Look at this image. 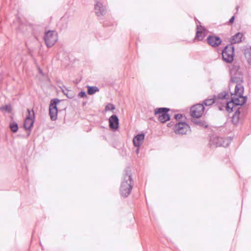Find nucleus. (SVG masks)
I'll list each match as a JSON object with an SVG mask.
<instances>
[{
    "label": "nucleus",
    "instance_id": "nucleus-23",
    "mask_svg": "<svg viewBox=\"0 0 251 251\" xmlns=\"http://www.w3.org/2000/svg\"><path fill=\"white\" fill-rule=\"evenodd\" d=\"M10 128L13 132H16L18 130V126L16 122H12L10 124Z\"/></svg>",
    "mask_w": 251,
    "mask_h": 251
},
{
    "label": "nucleus",
    "instance_id": "nucleus-3",
    "mask_svg": "<svg viewBox=\"0 0 251 251\" xmlns=\"http://www.w3.org/2000/svg\"><path fill=\"white\" fill-rule=\"evenodd\" d=\"M222 58L226 63H231L234 56V48L232 45H227L223 49L222 53Z\"/></svg>",
    "mask_w": 251,
    "mask_h": 251
},
{
    "label": "nucleus",
    "instance_id": "nucleus-13",
    "mask_svg": "<svg viewBox=\"0 0 251 251\" xmlns=\"http://www.w3.org/2000/svg\"><path fill=\"white\" fill-rule=\"evenodd\" d=\"M95 13L98 16L103 15L106 14V7L100 2H97L95 6Z\"/></svg>",
    "mask_w": 251,
    "mask_h": 251
},
{
    "label": "nucleus",
    "instance_id": "nucleus-24",
    "mask_svg": "<svg viewBox=\"0 0 251 251\" xmlns=\"http://www.w3.org/2000/svg\"><path fill=\"white\" fill-rule=\"evenodd\" d=\"M27 111L28 112V114L26 117H29V118H30L31 119L34 120L35 114H34V112L33 110L32 109L30 110V109H27Z\"/></svg>",
    "mask_w": 251,
    "mask_h": 251
},
{
    "label": "nucleus",
    "instance_id": "nucleus-31",
    "mask_svg": "<svg viewBox=\"0 0 251 251\" xmlns=\"http://www.w3.org/2000/svg\"><path fill=\"white\" fill-rule=\"evenodd\" d=\"M60 20L61 21H64L65 20V19H63V17H62L61 19H60Z\"/></svg>",
    "mask_w": 251,
    "mask_h": 251
},
{
    "label": "nucleus",
    "instance_id": "nucleus-27",
    "mask_svg": "<svg viewBox=\"0 0 251 251\" xmlns=\"http://www.w3.org/2000/svg\"><path fill=\"white\" fill-rule=\"evenodd\" d=\"M193 122L194 123H195L196 124H197L198 125H199L201 126H204V124L203 123V122H202L200 120L194 119L193 120Z\"/></svg>",
    "mask_w": 251,
    "mask_h": 251
},
{
    "label": "nucleus",
    "instance_id": "nucleus-5",
    "mask_svg": "<svg viewBox=\"0 0 251 251\" xmlns=\"http://www.w3.org/2000/svg\"><path fill=\"white\" fill-rule=\"evenodd\" d=\"M170 109L166 107L157 108L154 110V115H158V120L164 123L170 120V116L168 114Z\"/></svg>",
    "mask_w": 251,
    "mask_h": 251
},
{
    "label": "nucleus",
    "instance_id": "nucleus-1",
    "mask_svg": "<svg viewBox=\"0 0 251 251\" xmlns=\"http://www.w3.org/2000/svg\"><path fill=\"white\" fill-rule=\"evenodd\" d=\"M244 90V87L242 84H236L234 93L231 94L230 100L226 101V110L227 112H231L233 111V108L235 109L236 106H242L246 102V97L243 96Z\"/></svg>",
    "mask_w": 251,
    "mask_h": 251
},
{
    "label": "nucleus",
    "instance_id": "nucleus-8",
    "mask_svg": "<svg viewBox=\"0 0 251 251\" xmlns=\"http://www.w3.org/2000/svg\"><path fill=\"white\" fill-rule=\"evenodd\" d=\"M204 107L203 104H197L193 106L190 109L191 115L193 118H199L203 113Z\"/></svg>",
    "mask_w": 251,
    "mask_h": 251
},
{
    "label": "nucleus",
    "instance_id": "nucleus-22",
    "mask_svg": "<svg viewBox=\"0 0 251 251\" xmlns=\"http://www.w3.org/2000/svg\"><path fill=\"white\" fill-rule=\"evenodd\" d=\"M229 95L228 93L223 92L219 94L217 96V98L219 100H225L228 99Z\"/></svg>",
    "mask_w": 251,
    "mask_h": 251
},
{
    "label": "nucleus",
    "instance_id": "nucleus-28",
    "mask_svg": "<svg viewBox=\"0 0 251 251\" xmlns=\"http://www.w3.org/2000/svg\"><path fill=\"white\" fill-rule=\"evenodd\" d=\"M78 96L80 98L87 97L85 92L83 91L80 92L78 94Z\"/></svg>",
    "mask_w": 251,
    "mask_h": 251
},
{
    "label": "nucleus",
    "instance_id": "nucleus-33",
    "mask_svg": "<svg viewBox=\"0 0 251 251\" xmlns=\"http://www.w3.org/2000/svg\"><path fill=\"white\" fill-rule=\"evenodd\" d=\"M249 64L251 65V63H250Z\"/></svg>",
    "mask_w": 251,
    "mask_h": 251
},
{
    "label": "nucleus",
    "instance_id": "nucleus-15",
    "mask_svg": "<svg viewBox=\"0 0 251 251\" xmlns=\"http://www.w3.org/2000/svg\"><path fill=\"white\" fill-rule=\"evenodd\" d=\"M231 83L236 84H242L243 82V78L242 75L239 74H235L231 76Z\"/></svg>",
    "mask_w": 251,
    "mask_h": 251
},
{
    "label": "nucleus",
    "instance_id": "nucleus-14",
    "mask_svg": "<svg viewBox=\"0 0 251 251\" xmlns=\"http://www.w3.org/2000/svg\"><path fill=\"white\" fill-rule=\"evenodd\" d=\"M211 141L216 147H226L227 145V144H225V140L223 137H213L211 139Z\"/></svg>",
    "mask_w": 251,
    "mask_h": 251
},
{
    "label": "nucleus",
    "instance_id": "nucleus-20",
    "mask_svg": "<svg viewBox=\"0 0 251 251\" xmlns=\"http://www.w3.org/2000/svg\"><path fill=\"white\" fill-rule=\"evenodd\" d=\"M87 93L90 95H93L95 93L99 91V89L96 86H87Z\"/></svg>",
    "mask_w": 251,
    "mask_h": 251
},
{
    "label": "nucleus",
    "instance_id": "nucleus-11",
    "mask_svg": "<svg viewBox=\"0 0 251 251\" xmlns=\"http://www.w3.org/2000/svg\"><path fill=\"white\" fill-rule=\"evenodd\" d=\"M109 127L110 128L116 130L119 127V119L116 115H112L109 119Z\"/></svg>",
    "mask_w": 251,
    "mask_h": 251
},
{
    "label": "nucleus",
    "instance_id": "nucleus-6",
    "mask_svg": "<svg viewBox=\"0 0 251 251\" xmlns=\"http://www.w3.org/2000/svg\"><path fill=\"white\" fill-rule=\"evenodd\" d=\"M61 101L58 99L51 100L49 106V115L52 121H55L57 118L58 110L57 107V104Z\"/></svg>",
    "mask_w": 251,
    "mask_h": 251
},
{
    "label": "nucleus",
    "instance_id": "nucleus-16",
    "mask_svg": "<svg viewBox=\"0 0 251 251\" xmlns=\"http://www.w3.org/2000/svg\"><path fill=\"white\" fill-rule=\"evenodd\" d=\"M243 37V34L241 32H238L235 35L233 36L230 40V45L234 44L239 43L242 41V39Z\"/></svg>",
    "mask_w": 251,
    "mask_h": 251
},
{
    "label": "nucleus",
    "instance_id": "nucleus-4",
    "mask_svg": "<svg viewBox=\"0 0 251 251\" xmlns=\"http://www.w3.org/2000/svg\"><path fill=\"white\" fill-rule=\"evenodd\" d=\"M44 41L48 48H51L58 40V34L55 31L49 30L45 32Z\"/></svg>",
    "mask_w": 251,
    "mask_h": 251
},
{
    "label": "nucleus",
    "instance_id": "nucleus-30",
    "mask_svg": "<svg viewBox=\"0 0 251 251\" xmlns=\"http://www.w3.org/2000/svg\"><path fill=\"white\" fill-rule=\"evenodd\" d=\"M234 19H235V17H231L230 19L229 20V23L230 24H232L234 21Z\"/></svg>",
    "mask_w": 251,
    "mask_h": 251
},
{
    "label": "nucleus",
    "instance_id": "nucleus-32",
    "mask_svg": "<svg viewBox=\"0 0 251 251\" xmlns=\"http://www.w3.org/2000/svg\"><path fill=\"white\" fill-rule=\"evenodd\" d=\"M138 152H139V148H138L137 149V150H136V152H137V153H138Z\"/></svg>",
    "mask_w": 251,
    "mask_h": 251
},
{
    "label": "nucleus",
    "instance_id": "nucleus-17",
    "mask_svg": "<svg viewBox=\"0 0 251 251\" xmlns=\"http://www.w3.org/2000/svg\"><path fill=\"white\" fill-rule=\"evenodd\" d=\"M34 120L31 119L29 117H26L24 122V126L26 130H31L33 124Z\"/></svg>",
    "mask_w": 251,
    "mask_h": 251
},
{
    "label": "nucleus",
    "instance_id": "nucleus-18",
    "mask_svg": "<svg viewBox=\"0 0 251 251\" xmlns=\"http://www.w3.org/2000/svg\"><path fill=\"white\" fill-rule=\"evenodd\" d=\"M240 108L241 107H239L237 109H235V112L232 117V122L235 125H237L239 122Z\"/></svg>",
    "mask_w": 251,
    "mask_h": 251
},
{
    "label": "nucleus",
    "instance_id": "nucleus-19",
    "mask_svg": "<svg viewBox=\"0 0 251 251\" xmlns=\"http://www.w3.org/2000/svg\"><path fill=\"white\" fill-rule=\"evenodd\" d=\"M244 55L249 64L251 63V47L244 50Z\"/></svg>",
    "mask_w": 251,
    "mask_h": 251
},
{
    "label": "nucleus",
    "instance_id": "nucleus-10",
    "mask_svg": "<svg viewBox=\"0 0 251 251\" xmlns=\"http://www.w3.org/2000/svg\"><path fill=\"white\" fill-rule=\"evenodd\" d=\"M207 42L212 47H217L221 44L222 40L218 36L209 35L207 38Z\"/></svg>",
    "mask_w": 251,
    "mask_h": 251
},
{
    "label": "nucleus",
    "instance_id": "nucleus-29",
    "mask_svg": "<svg viewBox=\"0 0 251 251\" xmlns=\"http://www.w3.org/2000/svg\"><path fill=\"white\" fill-rule=\"evenodd\" d=\"M175 118L176 120H180L182 118V115L181 114H177L175 115Z\"/></svg>",
    "mask_w": 251,
    "mask_h": 251
},
{
    "label": "nucleus",
    "instance_id": "nucleus-2",
    "mask_svg": "<svg viewBox=\"0 0 251 251\" xmlns=\"http://www.w3.org/2000/svg\"><path fill=\"white\" fill-rule=\"evenodd\" d=\"M132 179L129 167L125 169L123 180L121 182L120 192L121 196L126 198L130 193L132 189Z\"/></svg>",
    "mask_w": 251,
    "mask_h": 251
},
{
    "label": "nucleus",
    "instance_id": "nucleus-12",
    "mask_svg": "<svg viewBox=\"0 0 251 251\" xmlns=\"http://www.w3.org/2000/svg\"><path fill=\"white\" fill-rule=\"evenodd\" d=\"M145 138V134L143 133L138 134L133 139V143L134 146L139 148L142 144Z\"/></svg>",
    "mask_w": 251,
    "mask_h": 251
},
{
    "label": "nucleus",
    "instance_id": "nucleus-7",
    "mask_svg": "<svg viewBox=\"0 0 251 251\" xmlns=\"http://www.w3.org/2000/svg\"><path fill=\"white\" fill-rule=\"evenodd\" d=\"M196 22L197 25V31L194 41L195 42L201 41L203 40L206 35L207 31L203 26L201 25V23L199 21H197Z\"/></svg>",
    "mask_w": 251,
    "mask_h": 251
},
{
    "label": "nucleus",
    "instance_id": "nucleus-26",
    "mask_svg": "<svg viewBox=\"0 0 251 251\" xmlns=\"http://www.w3.org/2000/svg\"><path fill=\"white\" fill-rule=\"evenodd\" d=\"M115 109V107L114 105L111 103H108L105 107V110L106 111H109V110H113Z\"/></svg>",
    "mask_w": 251,
    "mask_h": 251
},
{
    "label": "nucleus",
    "instance_id": "nucleus-21",
    "mask_svg": "<svg viewBox=\"0 0 251 251\" xmlns=\"http://www.w3.org/2000/svg\"><path fill=\"white\" fill-rule=\"evenodd\" d=\"M216 97L214 96V98H211V99H207L205 100L203 103L201 104H203V106H210L212 105L214 103L216 102Z\"/></svg>",
    "mask_w": 251,
    "mask_h": 251
},
{
    "label": "nucleus",
    "instance_id": "nucleus-25",
    "mask_svg": "<svg viewBox=\"0 0 251 251\" xmlns=\"http://www.w3.org/2000/svg\"><path fill=\"white\" fill-rule=\"evenodd\" d=\"M0 109L2 111H5L8 113L11 112L12 111V108L10 105H6L5 106H2L0 108Z\"/></svg>",
    "mask_w": 251,
    "mask_h": 251
},
{
    "label": "nucleus",
    "instance_id": "nucleus-9",
    "mask_svg": "<svg viewBox=\"0 0 251 251\" xmlns=\"http://www.w3.org/2000/svg\"><path fill=\"white\" fill-rule=\"evenodd\" d=\"M190 128L189 126L185 122H179L176 124L174 130L176 134H185Z\"/></svg>",
    "mask_w": 251,
    "mask_h": 251
}]
</instances>
